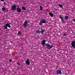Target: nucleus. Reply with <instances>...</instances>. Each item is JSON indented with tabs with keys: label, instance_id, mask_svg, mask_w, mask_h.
Wrapping results in <instances>:
<instances>
[{
	"label": "nucleus",
	"instance_id": "f257e3e1",
	"mask_svg": "<svg viewBox=\"0 0 75 75\" xmlns=\"http://www.w3.org/2000/svg\"><path fill=\"white\" fill-rule=\"evenodd\" d=\"M23 26L24 27H27L28 26V22L27 21H25L24 22Z\"/></svg>",
	"mask_w": 75,
	"mask_h": 75
},
{
	"label": "nucleus",
	"instance_id": "f03ea898",
	"mask_svg": "<svg viewBox=\"0 0 75 75\" xmlns=\"http://www.w3.org/2000/svg\"><path fill=\"white\" fill-rule=\"evenodd\" d=\"M43 23H44V24L46 23V21L45 20H43L42 21H40L39 24L40 25H42Z\"/></svg>",
	"mask_w": 75,
	"mask_h": 75
},
{
	"label": "nucleus",
	"instance_id": "7ed1b4c3",
	"mask_svg": "<svg viewBox=\"0 0 75 75\" xmlns=\"http://www.w3.org/2000/svg\"><path fill=\"white\" fill-rule=\"evenodd\" d=\"M71 45L73 48H75V41H73L71 42Z\"/></svg>",
	"mask_w": 75,
	"mask_h": 75
},
{
	"label": "nucleus",
	"instance_id": "20e7f679",
	"mask_svg": "<svg viewBox=\"0 0 75 75\" xmlns=\"http://www.w3.org/2000/svg\"><path fill=\"white\" fill-rule=\"evenodd\" d=\"M16 7H17V6H16V5H14L12 6L11 8V9L12 10H15L16 9Z\"/></svg>",
	"mask_w": 75,
	"mask_h": 75
},
{
	"label": "nucleus",
	"instance_id": "39448f33",
	"mask_svg": "<svg viewBox=\"0 0 75 75\" xmlns=\"http://www.w3.org/2000/svg\"><path fill=\"white\" fill-rule=\"evenodd\" d=\"M45 42H46V41L45 40H43L41 41V44L42 46H44V45H45Z\"/></svg>",
	"mask_w": 75,
	"mask_h": 75
},
{
	"label": "nucleus",
	"instance_id": "423d86ee",
	"mask_svg": "<svg viewBox=\"0 0 75 75\" xmlns=\"http://www.w3.org/2000/svg\"><path fill=\"white\" fill-rule=\"evenodd\" d=\"M52 47H53V46L52 45L51 46L50 45H47V50H50V49H51V48H52Z\"/></svg>",
	"mask_w": 75,
	"mask_h": 75
},
{
	"label": "nucleus",
	"instance_id": "0eeeda50",
	"mask_svg": "<svg viewBox=\"0 0 75 75\" xmlns=\"http://www.w3.org/2000/svg\"><path fill=\"white\" fill-rule=\"evenodd\" d=\"M57 74H61L62 72H61V70L60 69H58L57 71Z\"/></svg>",
	"mask_w": 75,
	"mask_h": 75
},
{
	"label": "nucleus",
	"instance_id": "6e6552de",
	"mask_svg": "<svg viewBox=\"0 0 75 75\" xmlns=\"http://www.w3.org/2000/svg\"><path fill=\"white\" fill-rule=\"evenodd\" d=\"M16 11L18 13H20L21 11V8H17Z\"/></svg>",
	"mask_w": 75,
	"mask_h": 75
},
{
	"label": "nucleus",
	"instance_id": "1a4fd4ad",
	"mask_svg": "<svg viewBox=\"0 0 75 75\" xmlns=\"http://www.w3.org/2000/svg\"><path fill=\"white\" fill-rule=\"evenodd\" d=\"M6 26H7L9 28H10L11 27V26H10V24H9V23H7L6 24Z\"/></svg>",
	"mask_w": 75,
	"mask_h": 75
},
{
	"label": "nucleus",
	"instance_id": "9d476101",
	"mask_svg": "<svg viewBox=\"0 0 75 75\" xmlns=\"http://www.w3.org/2000/svg\"><path fill=\"white\" fill-rule=\"evenodd\" d=\"M49 14L50 16L52 17H54V15L52 13L50 12Z\"/></svg>",
	"mask_w": 75,
	"mask_h": 75
},
{
	"label": "nucleus",
	"instance_id": "9b49d317",
	"mask_svg": "<svg viewBox=\"0 0 75 75\" xmlns=\"http://www.w3.org/2000/svg\"><path fill=\"white\" fill-rule=\"evenodd\" d=\"M64 18H65V19H66V20H68V18H69V16H65V17Z\"/></svg>",
	"mask_w": 75,
	"mask_h": 75
},
{
	"label": "nucleus",
	"instance_id": "f8f14e48",
	"mask_svg": "<svg viewBox=\"0 0 75 75\" xmlns=\"http://www.w3.org/2000/svg\"><path fill=\"white\" fill-rule=\"evenodd\" d=\"M26 64L28 65H29L30 64V62L28 60L26 61Z\"/></svg>",
	"mask_w": 75,
	"mask_h": 75
},
{
	"label": "nucleus",
	"instance_id": "ddd939ff",
	"mask_svg": "<svg viewBox=\"0 0 75 75\" xmlns=\"http://www.w3.org/2000/svg\"><path fill=\"white\" fill-rule=\"evenodd\" d=\"M36 32L38 34H40V30H36Z\"/></svg>",
	"mask_w": 75,
	"mask_h": 75
},
{
	"label": "nucleus",
	"instance_id": "4468645a",
	"mask_svg": "<svg viewBox=\"0 0 75 75\" xmlns=\"http://www.w3.org/2000/svg\"><path fill=\"white\" fill-rule=\"evenodd\" d=\"M22 9H23V10H25L26 9L25 8V7H22Z\"/></svg>",
	"mask_w": 75,
	"mask_h": 75
},
{
	"label": "nucleus",
	"instance_id": "2eb2a0df",
	"mask_svg": "<svg viewBox=\"0 0 75 75\" xmlns=\"http://www.w3.org/2000/svg\"><path fill=\"white\" fill-rule=\"evenodd\" d=\"M2 10H3V11H4L6 10V8L5 7H3L2 8Z\"/></svg>",
	"mask_w": 75,
	"mask_h": 75
},
{
	"label": "nucleus",
	"instance_id": "dca6fc26",
	"mask_svg": "<svg viewBox=\"0 0 75 75\" xmlns=\"http://www.w3.org/2000/svg\"><path fill=\"white\" fill-rule=\"evenodd\" d=\"M59 7H60L61 8H62V7H63V6H62V5L61 4H59Z\"/></svg>",
	"mask_w": 75,
	"mask_h": 75
},
{
	"label": "nucleus",
	"instance_id": "f3484780",
	"mask_svg": "<svg viewBox=\"0 0 75 75\" xmlns=\"http://www.w3.org/2000/svg\"><path fill=\"white\" fill-rule=\"evenodd\" d=\"M4 28H5V29H7V26H6V25L5 26H4Z\"/></svg>",
	"mask_w": 75,
	"mask_h": 75
},
{
	"label": "nucleus",
	"instance_id": "a211bd4d",
	"mask_svg": "<svg viewBox=\"0 0 75 75\" xmlns=\"http://www.w3.org/2000/svg\"><path fill=\"white\" fill-rule=\"evenodd\" d=\"M40 10H42V7L41 6H40Z\"/></svg>",
	"mask_w": 75,
	"mask_h": 75
},
{
	"label": "nucleus",
	"instance_id": "6ab92c4d",
	"mask_svg": "<svg viewBox=\"0 0 75 75\" xmlns=\"http://www.w3.org/2000/svg\"><path fill=\"white\" fill-rule=\"evenodd\" d=\"M61 19L62 20V21L63 22V23H64V22H65V21H64V19H63V18H62Z\"/></svg>",
	"mask_w": 75,
	"mask_h": 75
},
{
	"label": "nucleus",
	"instance_id": "aec40b11",
	"mask_svg": "<svg viewBox=\"0 0 75 75\" xmlns=\"http://www.w3.org/2000/svg\"><path fill=\"white\" fill-rule=\"evenodd\" d=\"M44 32V30H42L41 31V33H43Z\"/></svg>",
	"mask_w": 75,
	"mask_h": 75
},
{
	"label": "nucleus",
	"instance_id": "412c9836",
	"mask_svg": "<svg viewBox=\"0 0 75 75\" xmlns=\"http://www.w3.org/2000/svg\"><path fill=\"white\" fill-rule=\"evenodd\" d=\"M17 64L18 65H20V63H19V62Z\"/></svg>",
	"mask_w": 75,
	"mask_h": 75
},
{
	"label": "nucleus",
	"instance_id": "4be33fe9",
	"mask_svg": "<svg viewBox=\"0 0 75 75\" xmlns=\"http://www.w3.org/2000/svg\"><path fill=\"white\" fill-rule=\"evenodd\" d=\"M63 35H64V36H65V35H66V34L64 33V34H63Z\"/></svg>",
	"mask_w": 75,
	"mask_h": 75
},
{
	"label": "nucleus",
	"instance_id": "5701e85b",
	"mask_svg": "<svg viewBox=\"0 0 75 75\" xmlns=\"http://www.w3.org/2000/svg\"><path fill=\"white\" fill-rule=\"evenodd\" d=\"M21 33V31H19L18 32V34H19V33Z\"/></svg>",
	"mask_w": 75,
	"mask_h": 75
},
{
	"label": "nucleus",
	"instance_id": "b1692460",
	"mask_svg": "<svg viewBox=\"0 0 75 75\" xmlns=\"http://www.w3.org/2000/svg\"><path fill=\"white\" fill-rule=\"evenodd\" d=\"M9 62H11V59L9 60Z\"/></svg>",
	"mask_w": 75,
	"mask_h": 75
},
{
	"label": "nucleus",
	"instance_id": "393cba45",
	"mask_svg": "<svg viewBox=\"0 0 75 75\" xmlns=\"http://www.w3.org/2000/svg\"><path fill=\"white\" fill-rule=\"evenodd\" d=\"M60 19H61L62 18V16H60Z\"/></svg>",
	"mask_w": 75,
	"mask_h": 75
},
{
	"label": "nucleus",
	"instance_id": "a878e982",
	"mask_svg": "<svg viewBox=\"0 0 75 75\" xmlns=\"http://www.w3.org/2000/svg\"><path fill=\"white\" fill-rule=\"evenodd\" d=\"M73 21H74V22H75V19H74L73 20Z\"/></svg>",
	"mask_w": 75,
	"mask_h": 75
},
{
	"label": "nucleus",
	"instance_id": "bb28decb",
	"mask_svg": "<svg viewBox=\"0 0 75 75\" xmlns=\"http://www.w3.org/2000/svg\"><path fill=\"white\" fill-rule=\"evenodd\" d=\"M4 0H1V1H4Z\"/></svg>",
	"mask_w": 75,
	"mask_h": 75
},
{
	"label": "nucleus",
	"instance_id": "cd10ccee",
	"mask_svg": "<svg viewBox=\"0 0 75 75\" xmlns=\"http://www.w3.org/2000/svg\"><path fill=\"white\" fill-rule=\"evenodd\" d=\"M46 46H47V44H46Z\"/></svg>",
	"mask_w": 75,
	"mask_h": 75
}]
</instances>
